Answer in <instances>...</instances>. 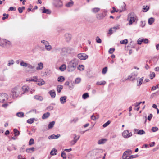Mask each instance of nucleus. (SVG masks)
<instances>
[{
    "instance_id": "20",
    "label": "nucleus",
    "mask_w": 159,
    "mask_h": 159,
    "mask_svg": "<svg viewBox=\"0 0 159 159\" xmlns=\"http://www.w3.org/2000/svg\"><path fill=\"white\" fill-rule=\"evenodd\" d=\"M42 12L43 13H45L47 14H50L51 13V11L49 9H46L44 7H42Z\"/></svg>"
},
{
    "instance_id": "61",
    "label": "nucleus",
    "mask_w": 159,
    "mask_h": 159,
    "mask_svg": "<svg viewBox=\"0 0 159 159\" xmlns=\"http://www.w3.org/2000/svg\"><path fill=\"white\" fill-rule=\"evenodd\" d=\"M115 50V49L113 48H111L108 51V52L110 54H112L113 53Z\"/></svg>"
},
{
    "instance_id": "50",
    "label": "nucleus",
    "mask_w": 159,
    "mask_h": 159,
    "mask_svg": "<svg viewBox=\"0 0 159 159\" xmlns=\"http://www.w3.org/2000/svg\"><path fill=\"white\" fill-rule=\"evenodd\" d=\"M96 42L98 43H101L102 42L101 39L99 38L98 36H97L96 37Z\"/></svg>"
},
{
    "instance_id": "36",
    "label": "nucleus",
    "mask_w": 159,
    "mask_h": 159,
    "mask_svg": "<svg viewBox=\"0 0 159 159\" xmlns=\"http://www.w3.org/2000/svg\"><path fill=\"white\" fill-rule=\"evenodd\" d=\"M38 80L37 77L36 76H34L32 78L30 79L29 81L36 82Z\"/></svg>"
},
{
    "instance_id": "45",
    "label": "nucleus",
    "mask_w": 159,
    "mask_h": 159,
    "mask_svg": "<svg viewBox=\"0 0 159 159\" xmlns=\"http://www.w3.org/2000/svg\"><path fill=\"white\" fill-rule=\"evenodd\" d=\"M61 157L63 158V159H66V155L64 152H61Z\"/></svg>"
},
{
    "instance_id": "59",
    "label": "nucleus",
    "mask_w": 159,
    "mask_h": 159,
    "mask_svg": "<svg viewBox=\"0 0 159 159\" xmlns=\"http://www.w3.org/2000/svg\"><path fill=\"white\" fill-rule=\"evenodd\" d=\"M30 69L33 70L34 68V66H32L30 64H28V66H27Z\"/></svg>"
},
{
    "instance_id": "37",
    "label": "nucleus",
    "mask_w": 159,
    "mask_h": 159,
    "mask_svg": "<svg viewBox=\"0 0 159 159\" xmlns=\"http://www.w3.org/2000/svg\"><path fill=\"white\" fill-rule=\"evenodd\" d=\"M73 1L71 0H70L69 2L68 3H67L66 5V7H70L71 6L73 5Z\"/></svg>"
},
{
    "instance_id": "8",
    "label": "nucleus",
    "mask_w": 159,
    "mask_h": 159,
    "mask_svg": "<svg viewBox=\"0 0 159 159\" xmlns=\"http://www.w3.org/2000/svg\"><path fill=\"white\" fill-rule=\"evenodd\" d=\"M102 152V150L100 149H95L92 152L91 154L93 155L97 156L96 158L100 157Z\"/></svg>"
},
{
    "instance_id": "25",
    "label": "nucleus",
    "mask_w": 159,
    "mask_h": 159,
    "mask_svg": "<svg viewBox=\"0 0 159 159\" xmlns=\"http://www.w3.org/2000/svg\"><path fill=\"white\" fill-rule=\"evenodd\" d=\"M50 115V114L49 112H48L45 113L42 116V118L43 119H46L49 117Z\"/></svg>"
},
{
    "instance_id": "26",
    "label": "nucleus",
    "mask_w": 159,
    "mask_h": 159,
    "mask_svg": "<svg viewBox=\"0 0 159 159\" xmlns=\"http://www.w3.org/2000/svg\"><path fill=\"white\" fill-rule=\"evenodd\" d=\"M55 124V122L54 121H52L49 123L48 125V128L49 129H51L52 128L54 125Z\"/></svg>"
},
{
    "instance_id": "58",
    "label": "nucleus",
    "mask_w": 159,
    "mask_h": 159,
    "mask_svg": "<svg viewBox=\"0 0 159 159\" xmlns=\"http://www.w3.org/2000/svg\"><path fill=\"white\" fill-rule=\"evenodd\" d=\"M140 26L142 27H143L145 25V21H141L140 22Z\"/></svg>"
},
{
    "instance_id": "21",
    "label": "nucleus",
    "mask_w": 159,
    "mask_h": 159,
    "mask_svg": "<svg viewBox=\"0 0 159 159\" xmlns=\"http://www.w3.org/2000/svg\"><path fill=\"white\" fill-rule=\"evenodd\" d=\"M38 66L36 68V70H39L42 69L43 67V65L42 62H40L38 63Z\"/></svg>"
},
{
    "instance_id": "49",
    "label": "nucleus",
    "mask_w": 159,
    "mask_h": 159,
    "mask_svg": "<svg viewBox=\"0 0 159 159\" xmlns=\"http://www.w3.org/2000/svg\"><path fill=\"white\" fill-rule=\"evenodd\" d=\"M89 96L88 93H85L83 94L82 95V98L83 99H86Z\"/></svg>"
},
{
    "instance_id": "13",
    "label": "nucleus",
    "mask_w": 159,
    "mask_h": 159,
    "mask_svg": "<svg viewBox=\"0 0 159 159\" xmlns=\"http://www.w3.org/2000/svg\"><path fill=\"white\" fill-rule=\"evenodd\" d=\"M75 137L74 138V139L70 141V144L72 145L75 144L77 142V141L80 138V136H79L77 138H76L77 136L76 134H74Z\"/></svg>"
},
{
    "instance_id": "7",
    "label": "nucleus",
    "mask_w": 159,
    "mask_h": 159,
    "mask_svg": "<svg viewBox=\"0 0 159 159\" xmlns=\"http://www.w3.org/2000/svg\"><path fill=\"white\" fill-rule=\"evenodd\" d=\"M137 75L138 73L137 72H133L128 76L127 80H129L130 81H133Z\"/></svg>"
},
{
    "instance_id": "11",
    "label": "nucleus",
    "mask_w": 159,
    "mask_h": 159,
    "mask_svg": "<svg viewBox=\"0 0 159 159\" xmlns=\"http://www.w3.org/2000/svg\"><path fill=\"white\" fill-rule=\"evenodd\" d=\"M122 136L125 138H128L132 136V133H129V131L128 130H125L122 133Z\"/></svg>"
},
{
    "instance_id": "32",
    "label": "nucleus",
    "mask_w": 159,
    "mask_h": 159,
    "mask_svg": "<svg viewBox=\"0 0 159 159\" xmlns=\"http://www.w3.org/2000/svg\"><path fill=\"white\" fill-rule=\"evenodd\" d=\"M106 84V82L105 81H98L96 83V84L98 85H104Z\"/></svg>"
},
{
    "instance_id": "53",
    "label": "nucleus",
    "mask_w": 159,
    "mask_h": 159,
    "mask_svg": "<svg viewBox=\"0 0 159 159\" xmlns=\"http://www.w3.org/2000/svg\"><path fill=\"white\" fill-rule=\"evenodd\" d=\"M150 78L151 79H152L155 76V74L154 72H152V73L150 74Z\"/></svg>"
},
{
    "instance_id": "33",
    "label": "nucleus",
    "mask_w": 159,
    "mask_h": 159,
    "mask_svg": "<svg viewBox=\"0 0 159 159\" xmlns=\"http://www.w3.org/2000/svg\"><path fill=\"white\" fill-rule=\"evenodd\" d=\"M16 115L18 117H23L24 116V113L21 112H17Z\"/></svg>"
},
{
    "instance_id": "2",
    "label": "nucleus",
    "mask_w": 159,
    "mask_h": 159,
    "mask_svg": "<svg viewBox=\"0 0 159 159\" xmlns=\"http://www.w3.org/2000/svg\"><path fill=\"white\" fill-rule=\"evenodd\" d=\"M127 20L129 21V24L130 25L134 22L136 20H137L138 19L136 14L133 12H131L128 15Z\"/></svg>"
},
{
    "instance_id": "24",
    "label": "nucleus",
    "mask_w": 159,
    "mask_h": 159,
    "mask_svg": "<svg viewBox=\"0 0 159 159\" xmlns=\"http://www.w3.org/2000/svg\"><path fill=\"white\" fill-rule=\"evenodd\" d=\"M66 67L65 64H62L59 67V69L61 71H64L66 70Z\"/></svg>"
},
{
    "instance_id": "38",
    "label": "nucleus",
    "mask_w": 159,
    "mask_h": 159,
    "mask_svg": "<svg viewBox=\"0 0 159 159\" xmlns=\"http://www.w3.org/2000/svg\"><path fill=\"white\" fill-rule=\"evenodd\" d=\"M20 65L21 66L26 67L28 66V64L23 61H22L20 62Z\"/></svg>"
},
{
    "instance_id": "22",
    "label": "nucleus",
    "mask_w": 159,
    "mask_h": 159,
    "mask_svg": "<svg viewBox=\"0 0 159 159\" xmlns=\"http://www.w3.org/2000/svg\"><path fill=\"white\" fill-rule=\"evenodd\" d=\"M107 141V140L106 139H102L100 140H99L98 142V144H102L105 143L106 141Z\"/></svg>"
},
{
    "instance_id": "55",
    "label": "nucleus",
    "mask_w": 159,
    "mask_h": 159,
    "mask_svg": "<svg viewBox=\"0 0 159 159\" xmlns=\"http://www.w3.org/2000/svg\"><path fill=\"white\" fill-rule=\"evenodd\" d=\"M158 129V128L157 127H152V128L151 130L153 132H155L157 131Z\"/></svg>"
},
{
    "instance_id": "34",
    "label": "nucleus",
    "mask_w": 159,
    "mask_h": 159,
    "mask_svg": "<svg viewBox=\"0 0 159 159\" xmlns=\"http://www.w3.org/2000/svg\"><path fill=\"white\" fill-rule=\"evenodd\" d=\"M65 78L62 76H60L57 79V81L60 82H63Z\"/></svg>"
},
{
    "instance_id": "29",
    "label": "nucleus",
    "mask_w": 159,
    "mask_h": 159,
    "mask_svg": "<svg viewBox=\"0 0 159 159\" xmlns=\"http://www.w3.org/2000/svg\"><path fill=\"white\" fill-rule=\"evenodd\" d=\"M34 98L36 100L41 101L43 100V98L42 97L38 95H35L34 96Z\"/></svg>"
},
{
    "instance_id": "19",
    "label": "nucleus",
    "mask_w": 159,
    "mask_h": 159,
    "mask_svg": "<svg viewBox=\"0 0 159 159\" xmlns=\"http://www.w3.org/2000/svg\"><path fill=\"white\" fill-rule=\"evenodd\" d=\"M67 97L66 96L61 97L60 98V101L61 104H63L66 102Z\"/></svg>"
},
{
    "instance_id": "43",
    "label": "nucleus",
    "mask_w": 159,
    "mask_h": 159,
    "mask_svg": "<svg viewBox=\"0 0 159 159\" xmlns=\"http://www.w3.org/2000/svg\"><path fill=\"white\" fill-rule=\"evenodd\" d=\"M120 43L121 44H126L128 43V40L125 39L124 40L121 41Z\"/></svg>"
},
{
    "instance_id": "30",
    "label": "nucleus",
    "mask_w": 159,
    "mask_h": 159,
    "mask_svg": "<svg viewBox=\"0 0 159 159\" xmlns=\"http://www.w3.org/2000/svg\"><path fill=\"white\" fill-rule=\"evenodd\" d=\"M34 150V147L31 148L26 149V151L28 153H31Z\"/></svg>"
},
{
    "instance_id": "54",
    "label": "nucleus",
    "mask_w": 159,
    "mask_h": 159,
    "mask_svg": "<svg viewBox=\"0 0 159 159\" xmlns=\"http://www.w3.org/2000/svg\"><path fill=\"white\" fill-rule=\"evenodd\" d=\"M138 157V155H131V156H130L127 159H132L136 157Z\"/></svg>"
},
{
    "instance_id": "6",
    "label": "nucleus",
    "mask_w": 159,
    "mask_h": 159,
    "mask_svg": "<svg viewBox=\"0 0 159 159\" xmlns=\"http://www.w3.org/2000/svg\"><path fill=\"white\" fill-rule=\"evenodd\" d=\"M53 4L54 6L57 8H61L63 6V2L61 0H58L53 2Z\"/></svg>"
},
{
    "instance_id": "10",
    "label": "nucleus",
    "mask_w": 159,
    "mask_h": 159,
    "mask_svg": "<svg viewBox=\"0 0 159 159\" xmlns=\"http://www.w3.org/2000/svg\"><path fill=\"white\" fill-rule=\"evenodd\" d=\"M132 153V151L129 149H128L122 155V158L123 159H126L128 157V156L130 155Z\"/></svg>"
},
{
    "instance_id": "18",
    "label": "nucleus",
    "mask_w": 159,
    "mask_h": 159,
    "mask_svg": "<svg viewBox=\"0 0 159 159\" xmlns=\"http://www.w3.org/2000/svg\"><path fill=\"white\" fill-rule=\"evenodd\" d=\"M22 91H23V93H22L24 94L25 93L27 92L28 91L29 88L27 86H23L21 88Z\"/></svg>"
},
{
    "instance_id": "3",
    "label": "nucleus",
    "mask_w": 159,
    "mask_h": 159,
    "mask_svg": "<svg viewBox=\"0 0 159 159\" xmlns=\"http://www.w3.org/2000/svg\"><path fill=\"white\" fill-rule=\"evenodd\" d=\"M73 51L74 49L71 47H64L61 49L60 54L62 56L67 55L71 53Z\"/></svg>"
},
{
    "instance_id": "23",
    "label": "nucleus",
    "mask_w": 159,
    "mask_h": 159,
    "mask_svg": "<svg viewBox=\"0 0 159 159\" xmlns=\"http://www.w3.org/2000/svg\"><path fill=\"white\" fill-rule=\"evenodd\" d=\"M45 84V82L43 79H40L38 80L37 84L39 85H42Z\"/></svg>"
},
{
    "instance_id": "17",
    "label": "nucleus",
    "mask_w": 159,
    "mask_h": 159,
    "mask_svg": "<svg viewBox=\"0 0 159 159\" xmlns=\"http://www.w3.org/2000/svg\"><path fill=\"white\" fill-rule=\"evenodd\" d=\"M65 39L67 42L70 41L71 38V34H66L65 35Z\"/></svg>"
},
{
    "instance_id": "5",
    "label": "nucleus",
    "mask_w": 159,
    "mask_h": 159,
    "mask_svg": "<svg viewBox=\"0 0 159 159\" xmlns=\"http://www.w3.org/2000/svg\"><path fill=\"white\" fill-rule=\"evenodd\" d=\"M12 94L11 95H12V98H15L17 97L19 94V89L17 87L14 88L12 90Z\"/></svg>"
},
{
    "instance_id": "9",
    "label": "nucleus",
    "mask_w": 159,
    "mask_h": 159,
    "mask_svg": "<svg viewBox=\"0 0 159 159\" xmlns=\"http://www.w3.org/2000/svg\"><path fill=\"white\" fill-rule=\"evenodd\" d=\"M107 13V11H104L102 13L97 15L96 17L98 20H102L106 16Z\"/></svg>"
},
{
    "instance_id": "47",
    "label": "nucleus",
    "mask_w": 159,
    "mask_h": 159,
    "mask_svg": "<svg viewBox=\"0 0 159 159\" xmlns=\"http://www.w3.org/2000/svg\"><path fill=\"white\" fill-rule=\"evenodd\" d=\"M110 123H111V121L110 120H108L106 123H105L103 125H102L103 127L104 128H105V127H106L108 125H109Z\"/></svg>"
},
{
    "instance_id": "57",
    "label": "nucleus",
    "mask_w": 159,
    "mask_h": 159,
    "mask_svg": "<svg viewBox=\"0 0 159 159\" xmlns=\"http://www.w3.org/2000/svg\"><path fill=\"white\" fill-rule=\"evenodd\" d=\"M25 145L21 147L20 149V152H24V151H25Z\"/></svg>"
},
{
    "instance_id": "14",
    "label": "nucleus",
    "mask_w": 159,
    "mask_h": 159,
    "mask_svg": "<svg viewBox=\"0 0 159 159\" xmlns=\"http://www.w3.org/2000/svg\"><path fill=\"white\" fill-rule=\"evenodd\" d=\"M134 130L135 132H137V134L138 135H141L144 134L145 133L144 131L142 129L139 130L138 129H134Z\"/></svg>"
},
{
    "instance_id": "4",
    "label": "nucleus",
    "mask_w": 159,
    "mask_h": 159,
    "mask_svg": "<svg viewBox=\"0 0 159 159\" xmlns=\"http://www.w3.org/2000/svg\"><path fill=\"white\" fill-rule=\"evenodd\" d=\"M8 96L5 93H0V102L4 103L6 102L8 100Z\"/></svg>"
},
{
    "instance_id": "40",
    "label": "nucleus",
    "mask_w": 159,
    "mask_h": 159,
    "mask_svg": "<svg viewBox=\"0 0 159 159\" xmlns=\"http://www.w3.org/2000/svg\"><path fill=\"white\" fill-rule=\"evenodd\" d=\"M77 69L80 71H82L84 70V66L83 65H79L77 67Z\"/></svg>"
},
{
    "instance_id": "27",
    "label": "nucleus",
    "mask_w": 159,
    "mask_h": 159,
    "mask_svg": "<svg viewBox=\"0 0 159 159\" xmlns=\"http://www.w3.org/2000/svg\"><path fill=\"white\" fill-rule=\"evenodd\" d=\"M5 45V48H9L11 46V43L10 41L6 40V43Z\"/></svg>"
},
{
    "instance_id": "63",
    "label": "nucleus",
    "mask_w": 159,
    "mask_h": 159,
    "mask_svg": "<svg viewBox=\"0 0 159 159\" xmlns=\"http://www.w3.org/2000/svg\"><path fill=\"white\" fill-rule=\"evenodd\" d=\"M153 116L152 114H150L148 117V120L150 121Z\"/></svg>"
},
{
    "instance_id": "62",
    "label": "nucleus",
    "mask_w": 159,
    "mask_h": 159,
    "mask_svg": "<svg viewBox=\"0 0 159 159\" xmlns=\"http://www.w3.org/2000/svg\"><path fill=\"white\" fill-rule=\"evenodd\" d=\"M81 81V79L80 78H77L75 80V82L76 84L79 83Z\"/></svg>"
},
{
    "instance_id": "51",
    "label": "nucleus",
    "mask_w": 159,
    "mask_h": 159,
    "mask_svg": "<svg viewBox=\"0 0 159 159\" xmlns=\"http://www.w3.org/2000/svg\"><path fill=\"white\" fill-rule=\"evenodd\" d=\"M107 67H105L102 69V73L103 74H105L107 71Z\"/></svg>"
},
{
    "instance_id": "15",
    "label": "nucleus",
    "mask_w": 159,
    "mask_h": 159,
    "mask_svg": "<svg viewBox=\"0 0 159 159\" xmlns=\"http://www.w3.org/2000/svg\"><path fill=\"white\" fill-rule=\"evenodd\" d=\"M48 93L52 98H54L55 97L56 94L54 90H50L48 92Z\"/></svg>"
},
{
    "instance_id": "16",
    "label": "nucleus",
    "mask_w": 159,
    "mask_h": 159,
    "mask_svg": "<svg viewBox=\"0 0 159 159\" xmlns=\"http://www.w3.org/2000/svg\"><path fill=\"white\" fill-rule=\"evenodd\" d=\"M6 43V39H0V46L5 48Z\"/></svg>"
},
{
    "instance_id": "42",
    "label": "nucleus",
    "mask_w": 159,
    "mask_h": 159,
    "mask_svg": "<svg viewBox=\"0 0 159 159\" xmlns=\"http://www.w3.org/2000/svg\"><path fill=\"white\" fill-rule=\"evenodd\" d=\"M34 118H30L27 120V122L29 124H32L34 122Z\"/></svg>"
},
{
    "instance_id": "12",
    "label": "nucleus",
    "mask_w": 159,
    "mask_h": 159,
    "mask_svg": "<svg viewBox=\"0 0 159 159\" xmlns=\"http://www.w3.org/2000/svg\"><path fill=\"white\" fill-rule=\"evenodd\" d=\"M77 57L81 60H85L88 58V56L84 53H80L78 55Z\"/></svg>"
},
{
    "instance_id": "1",
    "label": "nucleus",
    "mask_w": 159,
    "mask_h": 159,
    "mask_svg": "<svg viewBox=\"0 0 159 159\" xmlns=\"http://www.w3.org/2000/svg\"><path fill=\"white\" fill-rule=\"evenodd\" d=\"M78 59L74 58L68 63L67 70L69 72H72L76 69L78 64Z\"/></svg>"
},
{
    "instance_id": "28",
    "label": "nucleus",
    "mask_w": 159,
    "mask_h": 159,
    "mask_svg": "<svg viewBox=\"0 0 159 159\" xmlns=\"http://www.w3.org/2000/svg\"><path fill=\"white\" fill-rule=\"evenodd\" d=\"M63 89V86L61 85H58L57 87V92L60 93Z\"/></svg>"
},
{
    "instance_id": "56",
    "label": "nucleus",
    "mask_w": 159,
    "mask_h": 159,
    "mask_svg": "<svg viewBox=\"0 0 159 159\" xmlns=\"http://www.w3.org/2000/svg\"><path fill=\"white\" fill-rule=\"evenodd\" d=\"M143 11L146 12L149 9V7L147 6L143 8Z\"/></svg>"
},
{
    "instance_id": "64",
    "label": "nucleus",
    "mask_w": 159,
    "mask_h": 159,
    "mask_svg": "<svg viewBox=\"0 0 159 159\" xmlns=\"http://www.w3.org/2000/svg\"><path fill=\"white\" fill-rule=\"evenodd\" d=\"M53 107L52 106H49L47 107V109L49 111L53 110Z\"/></svg>"
},
{
    "instance_id": "60",
    "label": "nucleus",
    "mask_w": 159,
    "mask_h": 159,
    "mask_svg": "<svg viewBox=\"0 0 159 159\" xmlns=\"http://www.w3.org/2000/svg\"><path fill=\"white\" fill-rule=\"evenodd\" d=\"M41 43H43L45 46L47 45L48 44V43H49L47 41H45V40H43L41 41Z\"/></svg>"
},
{
    "instance_id": "39",
    "label": "nucleus",
    "mask_w": 159,
    "mask_h": 159,
    "mask_svg": "<svg viewBox=\"0 0 159 159\" xmlns=\"http://www.w3.org/2000/svg\"><path fill=\"white\" fill-rule=\"evenodd\" d=\"M100 8H94L92 9V11L93 13H97L100 10Z\"/></svg>"
},
{
    "instance_id": "48",
    "label": "nucleus",
    "mask_w": 159,
    "mask_h": 159,
    "mask_svg": "<svg viewBox=\"0 0 159 159\" xmlns=\"http://www.w3.org/2000/svg\"><path fill=\"white\" fill-rule=\"evenodd\" d=\"M8 63L7 64V65L8 66H10L11 65H13L14 63V61L13 60H9L8 61Z\"/></svg>"
},
{
    "instance_id": "46",
    "label": "nucleus",
    "mask_w": 159,
    "mask_h": 159,
    "mask_svg": "<svg viewBox=\"0 0 159 159\" xmlns=\"http://www.w3.org/2000/svg\"><path fill=\"white\" fill-rule=\"evenodd\" d=\"M14 132L15 136H18L20 134L19 132L16 129H14Z\"/></svg>"
},
{
    "instance_id": "52",
    "label": "nucleus",
    "mask_w": 159,
    "mask_h": 159,
    "mask_svg": "<svg viewBox=\"0 0 159 159\" xmlns=\"http://www.w3.org/2000/svg\"><path fill=\"white\" fill-rule=\"evenodd\" d=\"M34 139L33 138H31L29 140V145H31L32 144H34Z\"/></svg>"
},
{
    "instance_id": "41",
    "label": "nucleus",
    "mask_w": 159,
    "mask_h": 159,
    "mask_svg": "<svg viewBox=\"0 0 159 159\" xmlns=\"http://www.w3.org/2000/svg\"><path fill=\"white\" fill-rule=\"evenodd\" d=\"M57 152V150L56 149H53L50 152V154L52 155H56V152Z\"/></svg>"
},
{
    "instance_id": "44",
    "label": "nucleus",
    "mask_w": 159,
    "mask_h": 159,
    "mask_svg": "<svg viewBox=\"0 0 159 159\" xmlns=\"http://www.w3.org/2000/svg\"><path fill=\"white\" fill-rule=\"evenodd\" d=\"M125 6H124V7L123 8L122 10H116V12H119L120 13H121V12H122L123 11H125Z\"/></svg>"
},
{
    "instance_id": "31",
    "label": "nucleus",
    "mask_w": 159,
    "mask_h": 159,
    "mask_svg": "<svg viewBox=\"0 0 159 159\" xmlns=\"http://www.w3.org/2000/svg\"><path fill=\"white\" fill-rule=\"evenodd\" d=\"M45 47L46 49L48 51H50L52 48L51 46L49 45V43H48V45L45 46Z\"/></svg>"
},
{
    "instance_id": "35",
    "label": "nucleus",
    "mask_w": 159,
    "mask_h": 159,
    "mask_svg": "<svg viewBox=\"0 0 159 159\" xmlns=\"http://www.w3.org/2000/svg\"><path fill=\"white\" fill-rule=\"evenodd\" d=\"M154 19L153 18L151 17L148 19V23L149 24L152 25L154 21Z\"/></svg>"
}]
</instances>
